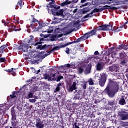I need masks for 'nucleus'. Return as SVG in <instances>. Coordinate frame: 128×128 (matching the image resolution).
I'll return each instance as SVG.
<instances>
[{"instance_id": "obj_1", "label": "nucleus", "mask_w": 128, "mask_h": 128, "mask_svg": "<svg viewBox=\"0 0 128 128\" xmlns=\"http://www.w3.org/2000/svg\"><path fill=\"white\" fill-rule=\"evenodd\" d=\"M120 90V85L114 80L108 79V83L104 90V92L110 98H114Z\"/></svg>"}, {"instance_id": "obj_2", "label": "nucleus", "mask_w": 128, "mask_h": 128, "mask_svg": "<svg viewBox=\"0 0 128 128\" xmlns=\"http://www.w3.org/2000/svg\"><path fill=\"white\" fill-rule=\"evenodd\" d=\"M98 30H112V25L104 24L99 26L96 29L94 28L93 30H90L88 32V34L90 35V36H96Z\"/></svg>"}, {"instance_id": "obj_3", "label": "nucleus", "mask_w": 128, "mask_h": 128, "mask_svg": "<svg viewBox=\"0 0 128 128\" xmlns=\"http://www.w3.org/2000/svg\"><path fill=\"white\" fill-rule=\"evenodd\" d=\"M60 6H56L54 8H52L50 10H51V12L52 14H56V16H60L62 18H66V12H64V9H62L58 11V10H60Z\"/></svg>"}, {"instance_id": "obj_4", "label": "nucleus", "mask_w": 128, "mask_h": 128, "mask_svg": "<svg viewBox=\"0 0 128 128\" xmlns=\"http://www.w3.org/2000/svg\"><path fill=\"white\" fill-rule=\"evenodd\" d=\"M108 78V75L106 74L103 72L100 74V78L98 79V84L100 86H104L106 82V78Z\"/></svg>"}, {"instance_id": "obj_5", "label": "nucleus", "mask_w": 128, "mask_h": 128, "mask_svg": "<svg viewBox=\"0 0 128 128\" xmlns=\"http://www.w3.org/2000/svg\"><path fill=\"white\" fill-rule=\"evenodd\" d=\"M28 44L26 43H23L21 44L19 46L16 48L17 50H21L23 52H26L28 50Z\"/></svg>"}, {"instance_id": "obj_6", "label": "nucleus", "mask_w": 128, "mask_h": 128, "mask_svg": "<svg viewBox=\"0 0 128 128\" xmlns=\"http://www.w3.org/2000/svg\"><path fill=\"white\" fill-rule=\"evenodd\" d=\"M58 74V73L52 74V73H46L44 74V80H56V76Z\"/></svg>"}, {"instance_id": "obj_7", "label": "nucleus", "mask_w": 128, "mask_h": 128, "mask_svg": "<svg viewBox=\"0 0 128 128\" xmlns=\"http://www.w3.org/2000/svg\"><path fill=\"white\" fill-rule=\"evenodd\" d=\"M122 120H128V112L126 111L119 112L118 114Z\"/></svg>"}, {"instance_id": "obj_8", "label": "nucleus", "mask_w": 128, "mask_h": 128, "mask_svg": "<svg viewBox=\"0 0 128 128\" xmlns=\"http://www.w3.org/2000/svg\"><path fill=\"white\" fill-rule=\"evenodd\" d=\"M39 44L40 45H38L37 47H36V48H37L38 50H48V48L54 46L52 44L46 45V44H44V45H42L40 44Z\"/></svg>"}, {"instance_id": "obj_9", "label": "nucleus", "mask_w": 128, "mask_h": 128, "mask_svg": "<svg viewBox=\"0 0 128 128\" xmlns=\"http://www.w3.org/2000/svg\"><path fill=\"white\" fill-rule=\"evenodd\" d=\"M120 67L118 66L116 64H113L112 66H110L108 68V72H118V70Z\"/></svg>"}, {"instance_id": "obj_10", "label": "nucleus", "mask_w": 128, "mask_h": 128, "mask_svg": "<svg viewBox=\"0 0 128 128\" xmlns=\"http://www.w3.org/2000/svg\"><path fill=\"white\" fill-rule=\"evenodd\" d=\"M34 58H38V60H36L34 61V64H38L40 62H42V60H44V58L46 57L44 55L40 56V54H38L36 55L34 54Z\"/></svg>"}, {"instance_id": "obj_11", "label": "nucleus", "mask_w": 128, "mask_h": 128, "mask_svg": "<svg viewBox=\"0 0 128 128\" xmlns=\"http://www.w3.org/2000/svg\"><path fill=\"white\" fill-rule=\"evenodd\" d=\"M21 28L18 26L14 25V24H11L9 29L8 32H19V30H20Z\"/></svg>"}, {"instance_id": "obj_12", "label": "nucleus", "mask_w": 128, "mask_h": 128, "mask_svg": "<svg viewBox=\"0 0 128 128\" xmlns=\"http://www.w3.org/2000/svg\"><path fill=\"white\" fill-rule=\"evenodd\" d=\"M32 22H38V24H39L38 28H37L38 32V30H44V24L40 22L38 20L34 18H33Z\"/></svg>"}, {"instance_id": "obj_13", "label": "nucleus", "mask_w": 128, "mask_h": 128, "mask_svg": "<svg viewBox=\"0 0 128 128\" xmlns=\"http://www.w3.org/2000/svg\"><path fill=\"white\" fill-rule=\"evenodd\" d=\"M108 6L106 5L105 6H104L102 8H95L92 10V14H95V12H102V10H108Z\"/></svg>"}, {"instance_id": "obj_14", "label": "nucleus", "mask_w": 128, "mask_h": 128, "mask_svg": "<svg viewBox=\"0 0 128 128\" xmlns=\"http://www.w3.org/2000/svg\"><path fill=\"white\" fill-rule=\"evenodd\" d=\"M68 46V43H66V44H61L59 46H56L53 48L51 50V52H54V50H58L60 48H66V46Z\"/></svg>"}, {"instance_id": "obj_15", "label": "nucleus", "mask_w": 128, "mask_h": 128, "mask_svg": "<svg viewBox=\"0 0 128 128\" xmlns=\"http://www.w3.org/2000/svg\"><path fill=\"white\" fill-rule=\"evenodd\" d=\"M92 64L89 63L88 64L87 66L84 70L85 74H88L90 72V71L92 70Z\"/></svg>"}, {"instance_id": "obj_16", "label": "nucleus", "mask_w": 128, "mask_h": 128, "mask_svg": "<svg viewBox=\"0 0 128 128\" xmlns=\"http://www.w3.org/2000/svg\"><path fill=\"white\" fill-rule=\"evenodd\" d=\"M36 126L37 128H44V124L42 123V120H40V119L38 118L36 120Z\"/></svg>"}, {"instance_id": "obj_17", "label": "nucleus", "mask_w": 128, "mask_h": 128, "mask_svg": "<svg viewBox=\"0 0 128 128\" xmlns=\"http://www.w3.org/2000/svg\"><path fill=\"white\" fill-rule=\"evenodd\" d=\"M35 26H36L34 25V23H32L28 30V32H36V28Z\"/></svg>"}, {"instance_id": "obj_18", "label": "nucleus", "mask_w": 128, "mask_h": 128, "mask_svg": "<svg viewBox=\"0 0 128 128\" xmlns=\"http://www.w3.org/2000/svg\"><path fill=\"white\" fill-rule=\"evenodd\" d=\"M76 88H76V82H73L72 84L70 86L68 91L70 92H74V90H76Z\"/></svg>"}, {"instance_id": "obj_19", "label": "nucleus", "mask_w": 128, "mask_h": 128, "mask_svg": "<svg viewBox=\"0 0 128 128\" xmlns=\"http://www.w3.org/2000/svg\"><path fill=\"white\" fill-rule=\"evenodd\" d=\"M96 68L98 72H100V70L104 68V65L102 64V63L98 62L96 64Z\"/></svg>"}, {"instance_id": "obj_20", "label": "nucleus", "mask_w": 128, "mask_h": 128, "mask_svg": "<svg viewBox=\"0 0 128 128\" xmlns=\"http://www.w3.org/2000/svg\"><path fill=\"white\" fill-rule=\"evenodd\" d=\"M82 40H84V37H82V36L80 38H78L76 41L68 42V46H70V44H76V42H82Z\"/></svg>"}, {"instance_id": "obj_21", "label": "nucleus", "mask_w": 128, "mask_h": 128, "mask_svg": "<svg viewBox=\"0 0 128 128\" xmlns=\"http://www.w3.org/2000/svg\"><path fill=\"white\" fill-rule=\"evenodd\" d=\"M8 46V44H4L0 47V58H2L4 52H6V48Z\"/></svg>"}, {"instance_id": "obj_22", "label": "nucleus", "mask_w": 128, "mask_h": 128, "mask_svg": "<svg viewBox=\"0 0 128 128\" xmlns=\"http://www.w3.org/2000/svg\"><path fill=\"white\" fill-rule=\"evenodd\" d=\"M118 104H120V106H124V104H126V100H124V96H122V98L120 99Z\"/></svg>"}, {"instance_id": "obj_23", "label": "nucleus", "mask_w": 128, "mask_h": 128, "mask_svg": "<svg viewBox=\"0 0 128 128\" xmlns=\"http://www.w3.org/2000/svg\"><path fill=\"white\" fill-rule=\"evenodd\" d=\"M108 104L110 106H116V100H109L108 102Z\"/></svg>"}, {"instance_id": "obj_24", "label": "nucleus", "mask_w": 128, "mask_h": 128, "mask_svg": "<svg viewBox=\"0 0 128 128\" xmlns=\"http://www.w3.org/2000/svg\"><path fill=\"white\" fill-rule=\"evenodd\" d=\"M120 56L121 60H128V58L125 56L124 52H122L120 53Z\"/></svg>"}, {"instance_id": "obj_25", "label": "nucleus", "mask_w": 128, "mask_h": 128, "mask_svg": "<svg viewBox=\"0 0 128 128\" xmlns=\"http://www.w3.org/2000/svg\"><path fill=\"white\" fill-rule=\"evenodd\" d=\"M72 4V2L70 1V0H66L65 2L60 4L61 6H68V4Z\"/></svg>"}, {"instance_id": "obj_26", "label": "nucleus", "mask_w": 128, "mask_h": 128, "mask_svg": "<svg viewBox=\"0 0 128 128\" xmlns=\"http://www.w3.org/2000/svg\"><path fill=\"white\" fill-rule=\"evenodd\" d=\"M38 40H40V42H36L34 44V46H38V44H42L44 42H42L44 40V38H40Z\"/></svg>"}, {"instance_id": "obj_27", "label": "nucleus", "mask_w": 128, "mask_h": 128, "mask_svg": "<svg viewBox=\"0 0 128 128\" xmlns=\"http://www.w3.org/2000/svg\"><path fill=\"white\" fill-rule=\"evenodd\" d=\"M128 60H122V61L120 62V66L122 68V66H126V62H127Z\"/></svg>"}, {"instance_id": "obj_28", "label": "nucleus", "mask_w": 128, "mask_h": 128, "mask_svg": "<svg viewBox=\"0 0 128 128\" xmlns=\"http://www.w3.org/2000/svg\"><path fill=\"white\" fill-rule=\"evenodd\" d=\"M62 83H58V84H57V86L55 89V90H54V92H60V86H62Z\"/></svg>"}, {"instance_id": "obj_29", "label": "nucleus", "mask_w": 128, "mask_h": 128, "mask_svg": "<svg viewBox=\"0 0 128 128\" xmlns=\"http://www.w3.org/2000/svg\"><path fill=\"white\" fill-rule=\"evenodd\" d=\"M94 14L92 13V12H90V14H88L84 16L83 17V18H92V16H94Z\"/></svg>"}, {"instance_id": "obj_30", "label": "nucleus", "mask_w": 128, "mask_h": 128, "mask_svg": "<svg viewBox=\"0 0 128 128\" xmlns=\"http://www.w3.org/2000/svg\"><path fill=\"white\" fill-rule=\"evenodd\" d=\"M84 72V67L80 66L78 68V72L80 74H82Z\"/></svg>"}, {"instance_id": "obj_31", "label": "nucleus", "mask_w": 128, "mask_h": 128, "mask_svg": "<svg viewBox=\"0 0 128 128\" xmlns=\"http://www.w3.org/2000/svg\"><path fill=\"white\" fill-rule=\"evenodd\" d=\"M90 36L88 34V32L84 34V36H82L84 40H88V38H90Z\"/></svg>"}, {"instance_id": "obj_32", "label": "nucleus", "mask_w": 128, "mask_h": 128, "mask_svg": "<svg viewBox=\"0 0 128 128\" xmlns=\"http://www.w3.org/2000/svg\"><path fill=\"white\" fill-rule=\"evenodd\" d=\"M71 65L70 64H66L64 66H61L63 70H68V68H70Z\"/></svg>"}, {"instance_id": "obj_33", "label": "nucleus", "mask_w": 128, "mask_h": 128, "mask_svg": "<svg viewBox=\"0 0 128 128\" xmlns=\"http://www.w3.org/2000/svg\"><path fill=\"white\" fill-rule=\"evenodd\" d=\"M90 12V9L88 8H84L82 10V14H86V12Z\"/></svg>"}, {"instance_id": "obj_34", "label": "nucleus", "mask_w": 128, "mask_h": 128, "mask_svg": "<svg viewBox=\"0 0 128 128\" xmlns=\"http://www.w3.org/2000/svg\"><path fill=\"white\" fill-rule=\"evenodd\" d=\"M16 91L12 92V94H10V98H16Z\"/></svg>"}, {"instance_id": "obj_35", "label": "nucleus", "mask_w": 128, "mask_h": 128, "mask_svg": "<svg viewBox=\"0 0 128 128\" xmlns=\"http://www.w3.org/2000/svg\"><path fill=\"white\" fill-rule=\"evenodd\" d=\"M10 113L12 116H16V112L14 111V106H13L11 108Z\"/></svg>"}, {"instance_id": "obj_36", "label": "nucleus", "mask_w": 128, "mask_h": 128, "mask_svg": "<svg viewBox=\"0 0 128 128\" xmlns=\"http://www.w3.org/2000/svg\"><path fill=\"white\" fill-rule=\"evenodd\" d=\"M126 24H128V20L123 25H121L120 26V28H127L128 26H126Z\"/></svg>"}, {"instance_id": "obj_37", "label": "nucleus", "mask_w": 128, "mask_h": 128, "mask_svg": "<svg viewBox=\"0 0 128 128\" xmlns=\"http://www.w3.org/2000/svg\"><path fill=\"white\" fill-rule=\"evenodd\" d=\"M17 4H18V6H20V9H22V0H18Z\"/></svg>"}, {"instance_id": "obj_38", "label": "nucleus", "mask_w": 128, "mask_h": 128, "mask_svg": "<svg viewBox=\"0 0 128 128\" xmlns=\"http://www.w3.org/2000/svg\"><path fill=\"white\" fill-rule=\"evenodd\" d=\"M34 98V93L30 92L28 94V96H27V98Z\"/></svg>"}, {"instance_id": "obj_39", "label": "nucleus", "mask_w": 128, "mask_h": 128, "mask_svg": "<svg viewBox=\"0 0 128 128\" xmlns=\"http://www.w3.org/2000/svg\"><path fill=\"white\" fill-rule=\"evenodd\" d=\"M56 77L55 76V78L56 80V82H60V80H62V78H64V76H58L57 77V78H56Z\"/></svg>"}, {"instance_id": "obj_40", "label": "nucleus", "mask_w": 128, "mask_h": 128, "mask_svg": "<svg viewBox=\"0 0 128 128\" xmlns=\"http://www.w3.org/2000/svg\"><path fill=\"white\" fill-rule=\"evenodd\" d=\"M12 124V126H13V128H16V126H18V122H16V121H12L11 122Z\"/></svg>"}, {"instance_id": "obj_41", "label": "nucleus", "mask_w": 128, "mask_h": 128, "mask_svg": "<svg viewBox=\"0 0 128 128\" xmlns=\"http://www.w3.org/2000/svg\"><path fill=\"white\" fill-rule=\"evenodd\" d=\"M88 82H89L90 86H94V80H92V78H90L88 80Z\"/></svg>"}, {"instance_id": "obj_42", "label": "nucleus", "mask_w": 128, "mask_h": 128, "mask_svg": "<svg viewBox=\"0 0 128 128\" xmlns=\"http://www.w3.org/2000/svg\"><path fill=\"white\" fill-rule=\"evenodd\" d=\"M28 44H30V42H34V36H30V38L28 42Z\"/></svg>"}, {"instance_id": "obj_43", "label": "nucleus", "mask_w": 128, "mask_h": 128, "mask_svg": "<svg viewBox=\"0 0 128 128\" xmlns=\"http://www.w3.org/2000/svg\"><path fill=\"white\" fill-rule=\"evenodd\" d=\"M32 90L33 92H38V86H34V87H33Z\"/></svg>"}, {"instance_id": "obj_44", "label": "nucleus", "mask_w": 128, "mask_h": 128, "mask_svg": "<svg viewBox=\"0 0 128 128\" xmlns=\"http://www.w3.org/2000/svg\"><path fill=\"white\" fill-rule=\"evenodd\" d=\"M81 86L83 88L84 90H86V82H84L82 84Z\"/></svg>"}, {"instance_id": "obj_45", "label": "nucleus", "mask_w": 128, "mask_h": 128, "mask_svg": "<svg viewBox=\"0 0 128 128\" xmlns=\"http://www.w3.org/2000/svg\"><path fill=\"white\" fill-rule=\"evenodd\" d=\"M13 70H16V69L12 68V69L5 70L4 72H12Z\"/></svg>"}, {"instance_id": "obj_46", "label": "nucleus", "mask_w": 128, "mask_h": 128, "mask_svg": "<svg viewBox=\"0 0 128 128\" xmlns=\"http://www.w3.org/2000/svg\"><path fill=\"white\" fill-rule=\"evenodd\" d=\"M40 36H41V38H48V35H45L41 34H40Z\"/></svg>"}, {"instance_id": "obj_47", "label": "nucleus", "mask_w": 128, "mask_h": 128, "mask_svg": "<svg viewBox=\"0 0 128 128\" xmlns=\"http://www.w3.org/2000/svg\"><path fill=\"white\" fill-rule=\"evenodd\" d=\"M46 100L48 102H52V98L50 97V96H49L46 98Z\"/></svg>"}, {"instance_id": "obj_48", "label": "nucleus", "mask_w": 128, "mask_h": 128, "mask_svg": "<svg viewBox=\"0 0 128 128\" xmlns=\"http://www.w3.org/2000/svg\"><path fill=\"white\" fill-rule=\"evenodd\" d=\"M16 115H12V120L13 121H16Z\"/></svg>"}, {"instance_id": "obj_49", "label": "nucleus", "mask_w": 128, "mask_h": 128, "mask_svg": "<svg viewBox=\"0 0 128 128\" xmlns=\"http://www.w3.org/2000/svg\"><path fill=\"white\" fill-rule=\"evenodd\" d=\"M6 60L5 58H0V62H6Z\"/></svg>"}, {"instance_id": "obj_50", "label": "nucleus", "mask_w": 128, "mask_h": 128, "mask_svg": "<svg viewBox=\"0 0 128 128\" xmlns=\"http://www.w3.org/2000/svg\"><path fill=\"white\" fill-rule=\"evenodd\" d=\"M48 32V34H50V32H52V30H50V31H49L48 30H42V32Z\"/></svg>"}, {"instance_id": "obj_51", "label": "nucleus", "mask_w": 128, "mask_h": 128, "mask_svg": "<svg viewBox=\"0 0 128 128\" xmlns=\"http://www.w3.org/2000/svg\"><path fill=\"white\" fill-rule=\"evenodd\" d=\"M32 82H34V80H32L31 79H29L28 80H26V82L27 84H28V82H30L29 84H32Z\"/></svg>"}, {"instance_id": "obj_52", "label": "nucleus", "mask_w": 128, "mask_h": 128, "mask_svg": "<svg viewBox=\"0 0 128 128\" xmlns=\"http://www.w3.org/2000/svg\"><path fill=\"white\" fill-rule=\"evenodd\" d=\"M108 8H110V9L112 10H118V7H110V6H108Z\"/></svg>"}, {"instance_id": "obj_53", "label": "nucleus", "mask_w": 128, "mask_h": 128, "mask_svg": "<svg viewBox=\"0 0 128 128\" xmlns=\"http://www.w3.org/2000/svg\"><path fill=\"white\" fill-rule=\"evenodd\" d=\"M65 52L66 54H70V48H66Z\"/></svg>"}, {"instance_id": "obj_54", "label": "nucleus", "mask_w": 128, "mask_h": 128, "mask_svg": "<svg viewBox=\"0 0 128 128\" xmlns=\"http://www.w3.org/2000/svg\"><path fill=\"white\" fill-rule=\"evenodd\" d=\"M16 108L19 110H22V108H20V104H16Z\"/></svg>"}, {"instance_id": "obj_55", "label": "nucleus", "mask_w": 128, "mask_h": 128, "mask_svg": "<svg viewBox=\"0 0 128 128\" xmlns=\"http://www.w3.org/2000/svg\"><path fill=\"white\" fill-rule=\"evenodd\" d=\"M88 60H94V56H90L88 58Z\"/></svg>"}, {"instance_id": "obj_56", "label": "nucleus", "mask_w": 128, "mask_h": 128, "mask_svg": "<svg viewBox=\"0 0 128 128\" xmlns=\"http://www.w3.org/2000/svg\"><path fill=\"white\" fill-rule=\"evenodd\" d=\"M74 128H80V126H78V122H75L74 124Z\"/></svg>"}, {"instance_id": "obj_57", "label": "nucleus", "mask_w": 128, "mask_h": 128, "mask_svg": "<svg viewBox=\"0 0 128 128\" xmlns=\"http://www.w3.org/2000/svg\"><path fill=\"white\" fill-rule=\"evenodd\" d=\"M92 92H96V88L94 87H92Z\"/></svg>"}, {"instance_id": "obj_58", "label": "nucleus", "mask_w": 128, "mask_h": 128, "mask_svg": "<svg viewBox=\"0 0 128 128\" xmlns=\"http://www.w3.org/2000/svg\"><path fill=\"white\" fill-rule=\"evenodd\" d=\"M12 76H16V72L14 71V70H12Z\"/></svg>"}, {"instance_id": "obj_59", "label": "nucleus", "mask_w": 128, "mask_h": 128, "mask_svg": "<svg viewBox=\"0 0 128 128\" xmlns=\"http://www.w3.org/2000/svg\"><path fill=\"white\" fill-rule=\"evenodd\" d=\"M29 102H36V99H30Z\"/></svg>"}, {"instance_id": "obj_60", "label": "nucleus", "mask_w": 128, "mask_h": 128, "mask_svg": "<svg viewBox=\"0 0 128 128\" xmlns=\"http://www.w3.org/2000/svg\"><path fill=\"white\" fill-rule=\"evenodd\" d=\"M94 54L95 56H98L100 54V52H98V51H96L94 52Z\"/></svg>"}, {"instance_id": "obj_61", "label": "nucleus", "mask_w": 128, "mask_h": 128, "mask_svg": "<svg viewBox=\"0 0 128 128\" xmlns=\"http://www.w3.org/2000/svg\"><path fill=\"white\" fill-rule=\"evenodd\" d=\"M74 97L76 98V100H80V96H78V94H76V96H74Z\"/></svg>"}, {"instance_id": "obj_62", "label": "nucleus", "mask_w": 128, "mask_h": 128, "mask_svg": "<svg viewBox=\"0 0 128 128\" xmlns=\"http://www.w3.org/2000/svg\"><path fill=\"white\" fill-rule=\"evenodd\" d=\"M2 24H4V26H6V24H8V22H6L4 20H2Z\"/></svg>"}, {"instance_id": "obj_63", "label": "nucleus", "mask_w": 128, "mask_h": 128, "mask_svg": "<svg viewBox=\"0 0 128 128\" xmlns=\"http://www.w3.org/2000/svg\"><path fill=\"white\" fill-rule=\"evenodd\" d=\"M116 27H114V30H115L116 32H120V30H118V28H116Z\"/></svg>"}, {"instance_id": "obj_64", "label": "nucleus", "mask_w": 128, "mask_h": 128, "mask_svg": "<svg viewBox=\"0 0 128 128\" xmlns=\"http://www.w3.org/2000/svg\"><path fill=\"white\" fill-rule=\"evenodd\" d=\"M90 2H86L84 4H83L82 6H89Z\"/></svg>"}]
</instances>
